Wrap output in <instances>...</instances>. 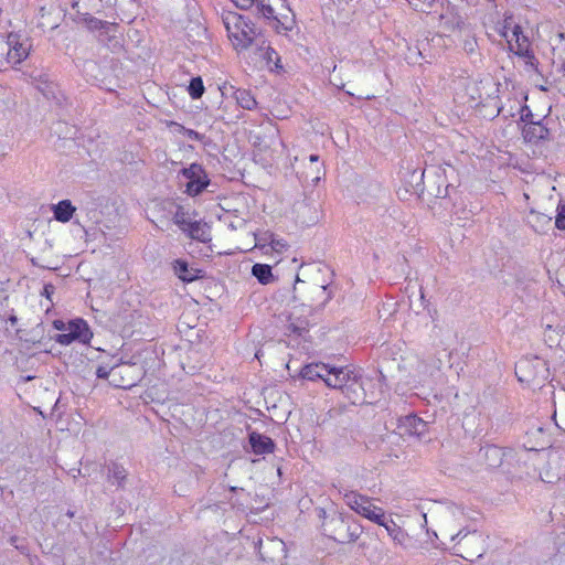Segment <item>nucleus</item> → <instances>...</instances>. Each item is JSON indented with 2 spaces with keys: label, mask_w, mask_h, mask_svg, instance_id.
Returning a JSON list of instances; mask_svg holds the SVG:
<instances>
[{
  "label": "nucleus",
  "mask_w": 565,
  "mask_h": 565,
  "mask_svg": "<svg viewBox=\"0 0 565 565\" xmlns=\"http://www.w3.org/2000/svg\"><path fill=\"white\" fill-rule=\"evenodd\" d=\"M237 8L243 10L256 8L258 14L271 20V24L279 33L292 30L295 15L285 6L284 0H232Z\"/></svg>",
  "instance_id": "obj_2"
},
{
  "label": "nucleus",
  "mask_w": 565,
  "mask_h": 565,
  "mask_svg": "<svg viewBox=\"0 0 565 565\" xmlns=\"http://www.w3.org/2000/svg\"><path fill=\"white\" fill-rule=\"evenodd\" d=\"M463 50L469 54H473L477 50V40L473 36H468L463 41Z\"/></svg>",
  "instance_id": "obj_34"
},
{
  "label": "nucleus",
  "mask_w": 565,
  "mask_h": 565,
  "mask_svg": "<svg viewBox=\"0 0 565 565\" xmlns=\"http://www.w3.org/2000/svg\"><path fill=\"white\" fill-rule=\"evenodd\" d=\"M8 322L13 327L17 324L18 322V318L14 316V315H11L9 318H8Z\"/></svg>",
  "instance_id": "obj_39"
},
{
  "label": "nucleus",
  "mask_w": 565,
  "mask_h": 565,
  "mask_svg": "<svg viewBox=\"0 0 565 565\" xmlns=\"http://www.w3.org/2000/svg\"><path fill=\"white\" fill-rule=\"evenodd\" d=\"M330 364L326 363H311L301 369L300 375L305 380L317 381L329 376Z\"/></svg>",
  "instance_id": "obj_14"
},
{
  "label": "nucleus",
  "mask_w": 565,
  "mask_h": 565,
  "mask_svg": "<svg viewBox=\"0 0 565 565\" xmlns=\"http://www.w3.org/2000/svg\"><path fill=\"white\" fill-rule=\"evenodd\" d=\"M67 515H68L70 518H72V516L74 515V513H73V512H71V511H68V512H67Z\"/></svg>",
  "instance_id": "obj_45"
},
{
  "label": "nucleus",
  "mask_w": 565,
  "mask_h": 565,
  "mask_svg": "<svg viewBox=\"0 0 565 565\" xmlns=\"http://www.w3.org/2000/svg\"><path fill=\"white\" fill-rule=\"evenodd\" d=\"M309 160H310L311 162H317V161L319 160V157H318L317 154H311V156L309 157Z\"/></svg>",
  "instance_id": "obj_43"
},
{
  "label": "nucleus",
  "mask_w": 565,
  "mask_h": 565,
  "mask_svg": "<svg viewBox=\"0 0 565 565\" xmlns=\"http://www.w3.org/2000/svg\"><path fill=\"white\" fill-rule=\"evenodd\" d=\"M189 94L193 99L200 98L204 93V85L201 77H194L191 79L188 87Z\"/></svg>",
  "instance_id": "obj_29"
},
{
  "label": "nucleus",
  "mask_w": 565,
  "mask_h": 565,
  "mask_svg": "<svg viewBox=\"0 0 565 565\" xmlns=\"http://www.w3.org/2000/svg\"><path fill=\"white\" fill-rule=\"evenodd\" d=\"M383 526L393 542L405 550H408L411 544V537L405 530H403L399 525H397L392 519L387 520L386 516H383V523L380 524Z\"/></svg>",
  "instance_id": "obj_12"
},
{
  "label": "nucleus",
  "mask_w": 565,
  "mask_h": 565,
  "mask_svg": "<svg viewBox=\"0 0 565 565\" xmlns=\"http://www.w3.org/2000/svg\"><path fill=\"white\" fill-rule=\"evenodd\" d=\"M526 221L536 233H545L552 225L551 216L533 210L530 211Z\"/></svg>",
  "instance_id": "obj_17"
},
{
  "label": "nucleus",
  "mask_w": 565,
  "mask_h": 565,
  "mask_svg": "<svg viewBox=\"0 0 565 565\" xmlns=\"http://www.w3.org/2000/svg\"><path fill=\"white\" fill-rule=\"evenodd\" d=\"M332 295L328 291V287L324 285H312L310 287V297L309 305L302 306L300 309L302 313L309 312L311 308H320L323 307L330 299Z\"/></svg>",
  "instance_id": "obj_13"
},
{
  "label": "nucleus",
  "mask_w": 565,
  "mask_h": 565,
  "mask_svg": "<svg viewBox=\"0 0 565 565\" xmlns=\"http://www.w3.org/2000/svg\"><path fill=\"white\" fill-rule=\"evenodd\" d=\"M270 248L277 253H281L287 248V243L285 239L279 238L274 234Z\"/></svg>",
  "instance_id": "obj_33"
},
{
  "label": "nucleus",
  "mask_w": 565,
  "mask_h": 565,
  "mask_svg": "<svg viewBox=\"0 0 565 565\" xmlns=\"http://www.w3.org/2000/svg\"><path fill=\"white\" fill-rule=\"evenodd\" d=\"M252 274L263 285H267L273 280L271 267L265 264H255L252 268Z\"/></svg>",
  "instance_id": "obj_24"
},
{
  "label": "nucleus",
  "mask_w": 565,
  "mask_h": 565,
  "mask_svg": "<svg viewBox=\"0 0 565 565\" xmlns=\"http://www.w3.org/2000/svg\"><path fill=\"white\" fill-rule=\"evenodd\" d=\"M308 327L309 321L302 313L298 315L296 310L290 312V315L288 316V323L286 326V329L289 332V334L301 335L303 332L308 330Z\"/></svg>",
  "instance_id": "obj_16"
},
{
  "label": "nucleus",
  "mask_w": 565,
  "mask_h": 565,
  "mask_svg": "<svg viewBox=\"0 0 565 565\" xmlns=\"http://www.w3.org/2000/svg\"><path fill=\"white\" fill-rule=\"evenodd\" d=\"M113 367L108 370L106 366H98L96 370V375L98 379H111Z\"/></svg>",
  "instance_id": "obj_36"
},
{
  "label": "nucleus",
  "mask_w": 565,
  "mask_h": 565,
  "mask_svg": "<svg viewBox=\"0 0 565 565\" xmlns=\"http://www.w3.org/2000/svg\"><path fill=\"white\" fill-rule=\"evenodd\" d=\"M257 54L265 60L268 65L274 63L276 67H279L280 58L278 53L269 45H265V42L257 49Z\"/></svg>",
  "instance_id": "obj_27"
},
{
  "label": "nucleus",
  "mask_w": 565,
  "mask_h": 565,
  "mask_svg": "<svg viewBox=\"0 0 565 565\" xmlns=\"http://www.w3.org/2000/svg\"><path fill=\"white\" fill-rule=\"evenodd\" d=\"M0 55L3 54V51H7L6 60L8 64L15 66L29 56L31 44L28 39L10 33L6 41L0 42Z\"/></svg>",
  "instance_id": "obj_6"
},
{
  "label": "nucleus",
  "mask_w": 565,
  "mask_h": 565,
  "mask_svg": "<svg viewBox=\"0 0 565 565\" xmlns=\"http://www.w3.org/2000/svg\"><path fill=\"white\" fill-rule=\"evenodd\" d=\"M465 521L463 510L457 505H449L444 512L443 533L451 542H456L458 550L466 559L481 557L484 552V539L478 531H467L457 527Z\"/></svg>",
  "instance_id": "obj_1"
},
{
  "label": "nucleus",
  "mask_w": 565,
  "mask_h": 565,
  "mask_svg": "<svg viewBox=\"0 0 565 565\" xmlns=\"http://www.w3.org/2000/svg\"><path fill=\"white\" fill-rule=\"evenodd\" d=\"M524 364H525L524 362H519V363L516 364V372H515V373H516V375H519V373H520V372H522V369H523V365H524Z\"/></svg>",
  "instance_id": "obj_40"
},
{
  "label": "nucleus",
  "mask_w": 565,
  "mask_h": 565,
  "mask_svg": "<svg viewBox=\"0 0 565 565\" xmlns=\"http://www.w3.org/2000/svg\"><path fill=\"white\" fill-rule=\"evenodd\" d=\"M76 207L72 204L70 200L60 201L57 204L53 205V214L56 221L66 223L75 213Z\"/></svg>",
  "instance_id": "obj_19"
},
{
  "label": "nucleus",
  "mask_w": 565,
  "mask_h": 565,
  "mask_svg": "<svg viewBox=\"0 0 565 565\" xmlns=\"http://www.w3.org/2000/svg\"><path fill=\"white\" fill-rule=\"evenodd\" d=\"M53 326H54V328L56 330H64V331L67 332V326L63 321H61V320H55L53 322Z\"/></svg>",
  "instance_id": "obj_38"
},
{
  "label": "nucleus",
  "mask_w": 565,
  "mask_h": 565,
  "mask_svg": "<svg viewBox=\"0 0 565 565\" xmlns=\"http://www.w3.org/2000/svg\"><path fill=\"white\" fill-rule=\"evenodd\" d=\"M345 504L359 515L374 522L376 524L383 523L385 511L373 503V500L356 491H345L343 493Z\"/></svg>",
  "instance_id": "obj_5"
},
{
  "label": "nucleus",
  "mask_w": 565,
  "mask_h": 565,
  "mask_svg": "<svg viewBox=\"0 0 565 565\" xmlns=\"http://www.w3.org/2000/svg\"><path fill=\"white\" fill-rule=\"evenodd\" d=\"M53 292H54V287H53V285H51V284H46V285H44V287H43V292H42V295H43V296H45L46 298H49V299H50V298H51V295H52Z\"/></svg>",
  "instance_id": "obj_37"
},
{
  "label": "nucleus",
  "mask_w": 565,
  "mask_h": 565,
  "mask_svg": "<svg viewBox=\"0 0 565 565\" xmlns=\"http://www.w3.org/2000/svg\"><path fill=\"white\" fill-rule=\"evenodd\" d=\"M507 42L511 52L524 58L526 64H530L531 66L534 65L535 56L531 47V42L523 33L520 25H513L512 34Z\"/></svg>",
  "instance_id": "obj_8"
},
{
  "label": "nucleus",
  "mask_w": 565,
  "mask_h": 565,
  "mask_svg": "<svg viewBox=\"0 0 565 565\" xmlns=\"http://www.w3.org/2000/svg\"><path fill=\"white\" fill-rule=\"evenodd\" d=\"M555 225L557 228L565 231V206H562L559 210L555 220Z\"/></svg>",
  "instance_id": "obj_35"
},
{
  "label": "nucleus",
  "mask_w": 565,
  "mask_h": 565,
  "mask_svg": "<svg viewBox=\"0 0 565 565\" xmlns=\"http://www.w3.org/2000/svg\"><path fill=\"white\" fill-rule=\"evenodd\" d=\"M436 565H458L457 562H439Z\"/></svg>",
  "instance_id": "obj_41"
},
{
  "label": "nucleus",
  "mask_w": 565,
  "mask_h": 565,
  "mask_svg": "<svg viewBox=\"0 0 565 565\" xmlns=\"http://www.w3.org/2000/svg\"><path fill=\"white\" fill-rule=\"evenodd\" d=\"M300 284H302V285H303V284H305V281H302V280L297 276V278H296V285H295V290H298V287H297V286H298V285H300Z\"/></svg>",
  "instance_id": "obj_42"
},
{
  "label": "nucleus",
  "mask_w": 565,
  "mask_h": 565,
  "mask_svg": "<svg viewBox=\"0 0 565 565\" xmlns=\"http://www.w3.org/2000/svg\"><path fill=\"white\" fill-rule=\"evenodd\" d=\"M173 269L175 275L183 281H193L196 278V275L192 269L189 268L188 264L183 260H175L173 265Z\"/></svg>",
  "instance_id": "obj_26"
},
{
  "label": "nucleus",
  "mask_w": 565,
  "mask_h": 565,
  "mask_svg": "<svg viewBox=\"0 0 565 565\" xmlns=\"http://www.w3.org/2000/svg\"><path fill=\"white\" fill-rule=\"evenodd\" d=\"M181 174L189 180L185 192L191 196L199 195L210 184L207 174L201 164L192 163L188 168H183Z\"/></svg>",
  "instance_id": "obj_9"
},
{
  "label": "nucleus",
  "mask_w": 565,
  "mask_h": 565,
  "mask_svg": "<svg viewBox=\"0 0 565 565\" xmlns=\"http://www.w3.org/2000/svg\"><path fill=\"white\" fill-rule=\"evenodd\" d=\"M221 19L228 40L236 51L246 50L253 43L256 36L255 28L242 14L225 11L222 13Z\"/></svg>",
  "instance_id": "obj_4"
},
{
  "label": "nucleus",
  "mask_w": 565,
  "mask_h": 565,
  "mask_svg": "<svg viewBox=\"0 0 565 565\" xmlns=\"http://www.w3.org/2000/svg\"><path fill=\"white\" fill-rule=\"evenodd\" d=\"M88 28L90 30H96V31H100V34L99 36H103L104 34L106 35H109V38H111L110 33L113 31H115V24H111V23H108L106 21H102V20H98V19H90L88 21ZM100 41H104L103 38H99Z\"/></svg>",
  "instance_id": "obj_28"
},
{
  "label": "nucleus",
  "mask_w": 565,
  "mask_h": 565,
  "mask_svg": "<svg viewBox=\"0 0 565 565\" xmlns=\"http://www.w3.org/2000/svg\"><path fill=\"white\" fill-rule=\"evenodd\" d=\"M82 72L87 82L94 83L100 79L99 66L93 60H87L83 63Z\"/></svg>",
  "instance_id": "obj_25"
},
{
  "label": "nucleus",
  "mask_w": 565,
  "mask_h": 565,
  "mask_svg": "<svg viewBox=\"0 0 565 565\" xmlns=\"http://www.w3.org/2000/svg\"><path fill=\"white\" fill-rule=\"evenodd\" d=\"M547 135V129L541 124H531L524 128V137L529 141H536L544 139Z\"/></svg>",
  "instance_id": "obj_23"
},
{
  "label": "nucleus",
  "mask_w": 565,
  "mask_h": 565,
  "mask_svg": "<svg viewBox=\"0 0 565 565\" xmlns=\"http://www.w3.org/2000/svg\"><path fill=\"white\" fill-rule=\"evenodd\" d=\"M93 333L86 321L76 319L67 323V332L57 334L55 341L62 345H68L77 340L82 343H88Z\"/></svg>",
  "instance_id": "obj_11"
},
{
  "label": "nucleus",
  "mask_w": 565,
  "mask_h": 565,
  "mask_svg": "<svg viewBox=\"0 0 565 565\" xmlns=\"http://www.w3.org/2000/svg\"><path fill=\"white\" fill-rule=\"evenodd\" d=\"M143 375L142 367L136 363H122L113 367L111 380L116 387L130 388L135 386Z\"/></svg>",
  "instance_id": "obj_7"
},
{
  "label": "nucleus",
  "mask_w": 565,
  "mask_h": 565,
  "mask_svg": "<svg viewBox=\"0 0 565 565\" xmlns=\"http://www.w3.org/2000/svg\"><path fill=\"white\" fill-rule=\"evenodd\" d=\"M274 233L269 231H264L255 234L256 247L265 248L266 246H270Z\"/></svg>",
  "instance_id": "obj_31"
},
{
  "label": "nucleus",
  "mask_w": 565,
  "mask_h": 565,
  "mask_svg": "<svg viewBox=\"0 0 565 565\" xmlns=\"http://www.w3.org/2000/svg\"><path fill=\"white\" fill-rule=\"evenodd\" d=\"M561 419L564 426L562 428L565 430V412L561 414Z\"/></svg>",
  "instance_id": "obj_44"
},
{
  "label": "nucleus",
  "mask_w": 565,
  "mask_h": 565,
  "mask_svg": "<svg viewBox=\"0 0 565 565\" xmlns=\"http://www.w3.org/2000/svg\"><path fill=\"white\" fill-rule=\"evenodd\" d=\"M234 97L236 103L244 109L252 110L257 106L255 97L247 89H236Z\"/></svg>",
  "instance_id": "obj_20"
},
{
  "label": "nucleus",
  "mask_w": 565,
  "mask_h": 565,
  "mask_svg": "<svg viewBox=\"0 0 565 565\" xmlns=\"http://www.w3.org/2000/svg\"><path fill=\"white\" fill-rule=\"evenodd\" d=\"M513 25H516L514 22H513V18L511 15H507L503 20V23L501 24V26L499 28V33L501 36H503L507 41L508 39H510L511 34H512V28Z\"/></svg>",
  "instance_id": "obj_32"
},
{
  "label": "nucleus",
  "mask_w": 565,
  "mask_h": 565,
  "mask_svg": "<svg viewBox=\"0 0 565 565\" xmlns=\"http://www.w3.org/2000/svg\"><path fill=\"white\" fill-rule=\"evenodd\" d=\"M258 553L262 559L271 565H278L286 558L287 551L284 541L277 537H267L258 541Z\"/></svg>",
  "instance_id": "obj_10"
},
{
  "label": "nucleus",
  "mask_w": 565,
  "mask_h": 565,
  "mask_svg": "<svg viewBox=\"0 0 565 565\" xmlns=\"http://www.w3.org/2000/svg\"><path fill=\"white\" fill-rule=\"evenodd\" d=\"M324 384L330 388L340 390L352 404L365 402L361 374L355 369L330 365L329 376L324 379Z\"/></svg>",
  "instance_id": "obj_3"
},
{
  "label": "nucleus",
  "mask_w": 565,
  "mask_h": 565,
  "mask_svg": "<svg viewBox=\"0 0 565 565\" xmlns=\"http://www.w3.org/2000/svg\"><path fill=\"white\" fill-rule=\"evenodd\" d=\"M249 443L253 451L257 455H265L274 451V441L269 437L258 433L254 431L249 435Z\"/></svg>",
  "instance_id": "obj_15"
},
{
  "label": "nucleus",
  "mask_w": 565,
  "mask_h": 565,
  "mask_svg": "<svg viewBox=\"0 0 565 565\" xmlns=\"http://www.w3.org/2000/svg\"><path fill=\"white\" fill-rule=\"evenodd\" d=\"M404 425L412 435L422 436L426 431V423L415 415L407 416L404 420Z\"/></svg>",
  "instance_id": "obj_22"
},
{
  "label": "nucleus",
  "mask_w": 565,
  "mask_h": 565,
  "mask_svg": "<svg viewBox=\"0 0 565 565\" xmlns=\"http://www.w3.org/2000/svg\"><path fill=\"white\" fill-rule=\"evenodd\" d=\"M184 233H186L191 238L203 243L211 239L209 226L198 221H194L192 224H189V226L184 227Z\"/></svg>",
  "instance_id": "obj_18"
},
{
  "label": "nucleus",
  "mask_w": 565,
  "mask_h": 565,
  "mask_svg": "<svg viewBox=\"0 0 565 565\" xmlns=\"http://www.w3.org/2000/svg\"><path fill=\"white\" fill-rule=\"evenodd\" d=\"M173 222L177 224L183 232L184 227L189 226V224H192L193 222L190 220L189 214L184 211L183 207L178 206L174 215H173Z\"/></svg>",
  "instance_id": "obj_30"
},
{
  "label": "nucleus",
  "mask_w": 565,
  "mask_h": 565,
  "mask_svg": "<svg viewBox=\"0 0 565 565\" xmlns=\"http://www.w3.org/2000/svg\"><path fill=\"white\" fill-rule=\"evenodd\" d=\"M127 478L126 469L118 465L111 463L108 466V479L111 483L122 487Z\"/></svg>",
  "instance_id": "obj_21"
}]
</instances>
